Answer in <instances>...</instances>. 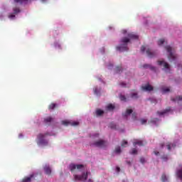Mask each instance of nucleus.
I'll list each match as a JSON object with an SVG mask.
<instances>
[{
  "label": "nucleus",
  "instance_id": "f257e3e1",
  "mask_svg": "<svg viewBox=\"0 0 182 182\" xmlns=\"http://www.w3.org/2000/svg\"><path fill=\"white\" fill-rule=\"evenodd\" d=\"M131 39H139V36L134 34V33H131L128 34V38H122L120 41V43L122 44H121L119 46H117V50L119 52H126L129 50V48H127V43L130 42Z\"/></svg>",
  "mask_w": 182,
  "mask_h": 182
},
{
  "label": "nucleus",
  "instance_id": "f03ea898",
  "mask_svg": "<svg viewBox=\"0 0 182 182\" xmlns=\"http://www.w3.org/2000/svg\"><path fill=\"white\" fill-rule=\"evenodd\" d=\"M92 146H95V147H98L99 149H105L109 146V143H107V141L100 139L92 143Z\"/></svg>",
  "mask_w": 182,
  "mask_h": 182
},
{
  "label": "nucleus",
  "instance_id": "7ed1b4c3",
  "mask_svg": "<svg viewBox=\"0 0 182 182\" xmlns=\"http://www.w3.org/2000/svg\"><path fill=\"white\" fill-rule=\"evenodd\" d=\"M69 168H70V171H72V172H73L76 169L78 171H83L85 170V168H86V166L83 164H71L69 166Z\"/></svg>",
  "mask_w": 182,
  "mask_h": 182
},
{
  "label": "nucleus",
  "instance_id": "20e7f679",
  "mask_svg": "<svg viewBox=\"0 0 182 182\" xmlns=\"http://www.w3.org/2000/svg\"><path fill=\"white\" fill-rule=\"evenodd\" d=\"M90 174L89 172H83L82 175H74V179L75 181H86L87 176Z\"/></svg>",
  "mask_w": 182,
  "mask_h": 182
},
{
  "label": "nucleus",
  "instance_id": "39448f33",
  "mask_svg": "<svg viewBox=\"0 0 182 182\" xmlns=\"http://www.w3.org/2000/svg\"><path fill=\"white\" fill-rule=\"evenodd\" d=\"M146 49V55L149 56V58H154V56H156L157 53L156 51H152L151 48H149L147 46H142L141 47V51L144 52Z\"/></svg>",
  "mask_w": 182,
  "mask_h": 182
},
{
  "label": "nucleus",
  "instance_id": "423d86ee",
  "mask_svg": "<svg viewBox=\"0 0 182 182\" xmlns=\"http://www.w3.org/2000/svg\"><path fill=\"white\" fill-rule=\"evenodd\" d=\"M165 49L166 50H167L168 53H169L168 55V59L169 60H176L177 56L176 55V54L173 53V49L171 48V46H165Z\"/></svg>",
  "mask_w": 182,
  "mask_h": 182
},
{
  "label": "nucleus",
  "instance_id": "0eeeda50",
  "mask_svg": "<svg viewBox=\"0 0 182 182\" xmlns=\"http://www.w3.org/2000/svg\"><path fill=\"white\" fill-rule=\"evenodd\" d=\"M132 117L133 120H136L137 119V114L136 112H133V109H127L126 112L122 114L124 117H127V116H130L132 114Z\"/></svg>",
  "mask_w": 182,
  "mask_h": 182
},
{
  "label": "nucleus",
  "instance_id": "6e6552de",
  "mask_svg": "<svg viewBox=\"0 0 182 182\" xmlns=\"http://www.w3.org/2000/svg\"><path fill=\"white\" fill-rule=\"evenodd\" d=\"M48 133L46 134H40L38 135V144H43V146H46L48 144V141L45 139V136H48Z\"/></svg>",
  "mask_w": 182,
  "mask_h": 182
},
{
  "label": "nucleus",
  "instance_id": "1a4fd4ad",
  "mask_svg": "<svg viewBox=\"0 0 182 182\" xmlns=\"http://www.w3.org/2000/svg\"><path fill=\"white\" fill-rule=\"evenodd\" d=\"M158 65L159 66H164L163 69L170 70V65H168V63H166L164 60H158Z\"/></svg>",
  "mask_w": 182,
  "mask_h": 182
},
{
  "label": "nucleus",
  "instance_id": "9d476101",
  "mask_svg": "<svg viewBox=\"0 0 182 182\" xmlns=\"http://www.w3.org/2000/svg\"><path fill=\"white\" fill-rule=\"evenodd\" d=\"M32 179H35V173H32L29 176H26L21 182H31Z\"/></svg>",
  "mask_w": 182,
  "mask_h": 182
},
{
  "label": "nucleus",
  "instance_id": "9b49d317",
  "mask_svg": "<svg viewBox=\"0 0 182 182\" xmlns=\"http://www.w3.org/2000/svg\"><path fill=\"white\" fill-rule=\"evenodd\" d=\"M62 124H64V126H68V124H70L71 126H79V122H70L69 121H63Z\"/></svg>",
  "mask_w": 182,
  "mask_h": 182
},
{
  "label": "nucleus",
  "instance_id": "f8f14e48",
  "mask_svg": "<svg viewBox=\"0 0 182 182\" xmlns=\"http://www.w3.org/2000/svg\"><path fill=\"white\" fill-rule=\"evenodd\" d=\"M141 89H142V90H144L145 92H151V90H153V86L148 84L145 86H142Z\"/></svg>",
  "mask_w": 182,
  "mask_h": 182
},
{
  "label": "nucleus",
  "instance_id": "ddd939ff",
  "mask_svg": "<svg viewBox=\"0 0 182 182\" xmlns=\"http://www.w3.org/2000/svg\"><path fill=\"white\" fill-rule=\"evenodd\" d=\"M171 110V108L168 107L165 110L162 112L158 111L156 113L157 114H159V116H164V114H167V113H168V112H170Z\"/></svg>",
  "mask_w": 182,
  "mask_h": 182
},
{
  "label": "nucleus",
  "instance_id": "4468645a",
  "mask_svg": "<svg viewBox=\"0 0 182 182\" xmlns=\"http://www.w3.org/2000/svg\"><path fill=\"white\" fill-rule=\"evenodd\" d=\"M143 68L144 69H150V70H152L153 72H156V67L150 65V64H145L143 65Z\"/></svg>",
  "mask_w": 182,
  "mask_h": 182
},
{
  "label": "nucleus",
  "instance_id": "2eb2a0df",
  "mask_svg": "<svg viewBox=\"0 0 182 182\" xmlns=\"http://www.w3.org/2000/svg\"><path fill=\"white\" fill-rule=\"evenodd\" d=\"M43 170L46 174H48V176H50V174L52 173V169L49 166H45Z\"/></svg>",
  "mask_w": 182,
  "mask_h": 182
},
{
  "label": "nucleus",
  "instance_id": "dca6fc26",
  "mask_svg": "<svg viewBox=\"0 0 182 182\" xmlns=\"http://www.w3.org/2000/svg\"><path fill=\"white\" fill-rule=\"evenodd\" d=\"M171 100L172 102H181L182 96H177L176 98H171Z\"/></svg>",
  "mask_w": 182,
  "mask_h": 182
},
{
  "label": "nucleus",
  "instance_id": "f3484780",
  "mask_svg": "<svg viewBox=\"0 0 182 182\" xmlns=\"http://www.w3.org/2000/svg\"><path fill=\"white\" fill-rule=\"evenodd\" d=\"M28 1L29 0H14V2H16V4H21V5H22V4H28Z\"/></svg>",
  "mask_w": 182,
  "mask_h": 182
},
{
  "label": "nucleus",
  "instance_id": "a211bd4d",
  "mask_svg": "<svg viewBox=\"0 0 182 182\" xmlns=\"http://www.w3.org/2000/svg\"><path fill=\"white\" fill-rule=\"evenodd\" d=\"M133 145L134 146H144V144H143V141H134V143H133Z\"/></svg>",
  "mask_w": 182,
  "mask_h": 182
},
{
  "label": "nucleus",
  "instance_id": "6ab92c4d",
  "mask_svg": "<svg viewBox=\"0 0 182 182\" xmlns=\"http://www.w3.org/2000/svg\"><path fill=\"white\" fill-rule=\"evenodd\" d=\"M104 114H105V111H103L102 109H97V111H96L97 116H102Z\"/></svg>",
  "mask_w": 182,
  "mask_h": 182
},
{
  "label": "nucleus",
  "instance_id": "aec40b11",
  "mask_svg": "<svg viewBox=\"0 0 182 182\" xmlns=\"http://www.w3.org/2000/svg\"><path fill=\"white\" fill-rule=\"evenodd\" d=\"M53 120V118L52 117H48L44 119L45 123H50Z\"/></svg>",
  "mask_w": 182,
  "mask_h": 182
},
{
  "label": "nucleus",
  "instance_id": "412c9836",
  "mask_svg": "<svg viewBox=\"0 0 182 182\" xmlns=\"http://www.w3.org/2000/svg\"><path fill=\"white\" fill-rule=\"evenodd\" d=\"M122 70H123V68H122V66H117L115 69L116 73H120V72H122Z\"/></svg>",
  "mask_w": 182,
  "mask_h": 182
},
{
  "label": "nucleus",
  "instance_id": "4be33fe9",
  "mask_svg": "<svg viewBox=\"0 0 182 182\" xmlns=\"http://www.w3.org/2000/svg\"><path fill=\"white\" fill-rule=\"evenodd\" d=\"M114 152L117 154H120L122 153V149H120V146H117L114 149Z\"/></svg>",
  "mask_w": 182,
  "mask_h": 182
},
{
  "label": "nucleus",
  "instance_id": "5701e85b",
  "mask_svg": "<svg viewBox=\"0 0 182 182\" xmlns=\"http://www.w3.org/2000/svg\"><path fill=\"white\" fill-rule=\"evenodd\" d=\"M131 97H132V99H138L139 95H137V92H132L131 94Z\"/></svg>",
  "mask_w": 182,
  "mask_h": 182
},
{
  "label": "nucleus",
  "instance_id": "b1692460",
  "mask_svg": "<svg viewBox=\"0 0 182 182\" xmlns=\"http://www.w3.org/2000/svg\"><path fill=\"white\" fill-rule=\"evenodd\" d=\"M119 99L122 102H127V98L123 95H119Z\"/></svg>",
  "mask_w": 182,
  "mask_h": 182
},
{
  "label": "nucleus",
  "instance_id": "393cba45",
  "mask_svg": "<svg viewBox=\"0 0 182 182\" xmlns=\"http://www.w3.org/2000/svg\"><path fill=\"white\" fill-rule=\"evenodd\" d=\"M55 107H56V104H55V103H51V104L48 106L49 110H53V109H55Z\"/></svg>",
  "mask_w": 182,
  "mask_h": 182
},
{
  "label": "nucleus",
  "instance_id": "a878e982",
  "mask_svg": "<svg viewBox=\"0 0 182 182\" xmlns=\"http://www.w3.org/2000/svg\"><path fill=\"white\" fill-rule=\"evenodd\" d=\"M166 146L168 150H171V147H176V144H168Z\"/></svg>",
  "mask_w": 182,
  "mask_h": 182
},
{
  "label": "nucleus",
  "instance_id": "bb28decb",
  "mask_svg": "<svg viewBox=\"0 0 182 182\" xmlns=\"http://www.w3.org/2000/svg\"><path fill=\"white\" fill-rule=\"evenodd\" d=\"M165 41H164V38H162V39H159L158 41V45L159 46H161V45H163Z\"/></svg>",
  "mask_w": 182,
  "mask_h": 182
},
{
  "label": "nucleus",
  "instance_id": "cd10ccee",
  "mask_svg": "<svg viewBox=\"0 0 182 182\" xmlns=\"http://www.w3.org/2000/svg\"><path fill=\"white\" fill-rule=\"evenodd\" d=\"M107 109L108 110H113L114 109V106L112 104L107 105Z\"/></svg>",
  "mask_w": 182,
  "mask_h": 182
},
{
  "label": "nucleus",
  "instance_id": "c85d7f7f",
  "mask_svg": "<svg viewBox=\"0 0 182 182\" xmlns=\"http://www.w3.org/2000/svg\"><path fill=\"white\" fill-rule=\"evenodd\" d=\"M161 181H163V182L167 181V176L164 173L162 174V176H161Z\"/></svg>",
  "mask_w": 182,
  "mask_h": 182
},
{
  "label": "nucleus",
  "instance_id": "c756f323",
  "mask_svg": "<svg viewBox=\"0 0 182 182\" xmlns=\"http://www.w3.org/2000/svg\"><path fill=\"white\" fill-rule=\"evenodd\" d=\"M94 93H95V95H99V94L100 93V90L97 89V87H95L94 88Z\"/></svg>",
  "mask_w": 182,
  "mask_h": 182
},
{
  "label": "nucleus",
  "instance_id": "7c9ffc66",
  "mask_svg": "<svg viewBox=\"0 0 182 182\" xmlns=\"http://www.w3.org/2000/svg\"><path fill=\"white\" fill-rule=\"evenodd\" d=\"M127 144H128L127 141L123 140L122 142V144H121V146H122V147H126V146H127ZM125 145H126V146H125Z\"/></svg>",
  "mask_w": 182,
  "mask_h": 182
},
{
  "label": "nucleus",
  "instance_id": "2f4dec72",
  "mask_svg": "<svg viewBox=\"0 0 182 182\" xmlns=\"http://www.w3.org/2000/svg\"><path fill=\"white\" fill-rule=\"evenodd\" d=\"M109 127L110 129H116V124H114V122H111L109 124Z\"/></svg>",
  "mask_w": 182,
  "mask_h": 182
},
{
  "label": "nucleus",
  "instance_id": "473e14b6",
  "mask_svg": "<svg viewBox=\"0 0 182 182\" xmlns=\"http://www.w3.org/2000/svg\"><path fill=\"white\" fill-rule=\"evenodd\" d=\"M130 154H137V149H136V148H133L130 152Z\"/></svg>",
  "mask_w": 182,
  "mask_h": 182
},
{
  "label": "nucleus",
  "instance_id": "72a5a7b5",
  "mask_svg": "<svg viewBox=\"0 0 182 182\" xmlns=\"http://www.w3.org/2000/svg\"><path fill=\"white\" fill-rule=\"evenodd\" d=\"M168 92H170V88H163L162 89V92L163 93H167Z\"/></svg>",
  "mask_w": 182,
  "mask_h": 182
},
{
  "label": "nucleus",
  "instance_id": "f704fd0d",
  "mask_svg": "<svg viewBox=\"0 0 182 182\" xmlns=\"http://www.w3.org/2000/svg\"><path fill=\"white\" fill-rule=\"evenodd\" d=\"M14 14H19V12H21V10L19 9V8H14Z\"/></svg>",
  "mask_w": 182,
  "mask_h": 182
},
{
  "label": "nucleus",
  "instance_id": "c9c22d12",
  "mask_svg": "<svg viewBox=\"0 0 182 182\" xmlns=\"http://www.w3.org/2000/svg\"><path fill=\"white\" fill-rule=\"evenodd\" d=\"M159 119L158 118H153L151 121H150V122L151 123H156V122H159Z\"/></svg>",
  "mask_w": 182,
  "mask_h": 182
},
{
  "label": "nucleus",
  "instance_id": "e433bc0d",
  "mask_svg": "<svg viewBox=\"0 0 182 182\" xmlns=\"http://www.w3.org/2000/svg\"><path fill=\"white\" fill-rule=\"evenodd\" d=\"M140 122H141V124H146V123H147V119H141Z\"/></svg>",
  "mask_w": 182,
  "mask_h": 182
},
{
  "label": "nucleus",
  "instance_id": "4c0bfd02",
  "mask_svg": "<svg viewBox=\"0 0 182 182\" xmlns=\"http://www.w3.org/2000/svg\"><path fill=\"white\" fill-rule=\"evenodd\" d=\"M140 162H141L142 164H144V163H146V159H144V157H141V158H140Z\"/></svg>",
  "mask_w": 182,
  "mask_h": 182
},
{
  "label": "nucleus",
  "instance_id": "58836bf2",
  "mask_svg": "<svg viewBox=\"0 0 182 182\" xmlns=\"http://www.w3.org/2000/svg\"><path fill=\"white\" fill-rule=\"evenodd\" d=\"M161 159H162V160H164V161H167V160H168V157H167V156H163L162 157H161Z\"/></svg>",
  "mask_w": 182,
  "mask_h": 182
},
{
  "label": "nucleus",
  "instance_id": "ea45409f",
  "mask_svg": "<svg viewBox=\"0 0 182 182\" xmlns=\"http://www.w3.org/2000/svg\"><path fill=\"white\" fill-rule=\"evenodd\" d=\"M9 19H14L15 18V16H14V14H10L9 16Z\"/></svg>",
  "mask_w": 182,
  "mask_h": 182
},
{
  "label": "nucleus",
  "instance_id": "a19ab883",
  "mask_svg": "<svg viewBox=\"0 0 182 182\" xmlns=\"http://www.w3.org/2000/svg\"><path fill=\"white\" fill-rule=\"evenodd\" d=\"M120 86H122V87H126V83H124V82H121V83H120Z\"/></svg>",
  "mask_w": 182,
  "mask_h": 182
},
{
  "label": "nucleus",
  "instance_id": "79ce46f5",
  "mask_svg": "<svg viewBox=\"0 0 182 182\" xmlns=\"http://www.w3.org/2000/svg\"><path fill=\"white\" fill-rule=\"evenodd\" d=\"M154 154H155V156H159L160 154V152H159L157 151H154Z\"/></svg>",
  "mask_w": 182,
  "mask_h": 182
},
{
  "label": "nucleus",
  "instance_id": "37998d69",
  "mask_svg": "<svg viewBox=\"0 0 182 182\" xmlns=\"http://www.w3.org/2000/svg\"><path fill=\"white\" fill-rule=\"evenodd\" d=\"M117 173L120 172V168L119 166L117 167Z\"/></svg>",
  "mask_w": 182,
  "mask_h": 182
},
{
  "label": "nucleus",
  "instance_id": "c03bdc74",
  "mask_svg": "<svg viewBox=\"0 0 182 182\" xmlns=\"http://www.w3.org/2000/svg\"><path fill=\"white\" fill-rule=\"evenodd\" d=\"M122 33H127V31L123 30V31H122Z\"/></svg>",
  "mask_w": 182,
  "mask_h": 182
},
{
  "label": "nucleus",
  "instance_id": "a18cd8bd",
  "mask_svg": "<svg viewBox=\"0 0 182 182\" xmlns=\"http://www.w3.org/2000/svg\"><path fill=\"white\" fill-rule=\"evenodd\" d=\"M161 147L163 149V147H164V144H161Z\"/></svg>",
  "mask_w": 182,
  "mask_h": 182
},
{
  "label": "nucleus",
  "instance_id": "49530a36",
  "mask_svg": "<svg viewBox=\"0 0 182 182\" xmlns=\"http://www.w3.org/2000/svg\"><path fill=\"white\" fill-rule=\"evenodd\" d=\"M88 182H93V180H92L91 178L88 179Z\"/></svg>",
  "mask_w": 182,
  "mask_h": 182
},
{
  "label": "nucleus",
  "instance_id": "de8ad7c7",
  "mask_svg": "<svg viewBox=\"0 0 182 182\" xmlns=\"http://www.w3.org/2000/svg\"><path fill=\"white\" fill-rule=\"evenodd\" d=\"M96 136H97V137H99V134H96Z\"/></svg>",
  "mask_w": 182,
  "mask_h": 182
},
{
  "label": "nucleus",
  "instance_id": "09e8293b",
  "mask_svg": "<svg viewBox=\"0 0 182 182\" xmlns=\"http://www.w3.org/2000/svg\"><path fill=\"white\" fill-rule=\"evenodd\" d=\"M46 0H41L42 2H45Z\"/></svg>",
  "mask_w": 182,
  "mask_h": 182
},
{
  "label": "nucleus",
  "instance_id": "8fccbe9b",
  "mask_svg": "<svg viewBox=\"0 0 182 182\" xmlns=\"http://www.w3.org/2000/svg\"><path fill=\"white\" fill-rule=\"evenodd\" d=\"M127 164H130V161H128Z\"/></svg>",
  "mask_w": 182,
  "mask_h": 182
}]
</instances>
